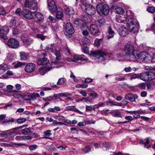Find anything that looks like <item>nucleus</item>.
<instances>
[{
    "label": "nucleus",
    "instance_id": "11",
    "mask_svg": "<svg viewBox=\"0 0 155 155\" xmlns=\"http://www.w3.org/2000/svg\"><path fill=\"white\" fill-rule=\"evenodd\" d=\"M84 11L86 14L90 15H93L95 12L96 10L95 8L93 5H90L87 4L84 6Z\"/></svg>",
    "mask_w": 155,
    "mask_h": 155
},
{
    "label": "nucleus",
    "instance_id": "56",
    "mask_svg": "<svg viewBox=\"0 0 155 155\" xmlns=\"http://www.w3.org/2000/svg\"><path fill=\"white\" fill-rule=\"evenodd\" d=\"M147 11L151 13H154L155 12V8L154 7H150L147 8Z\"/></svg>",
    "mask_w": 155,
    "mask_h": 155
},
{
    "label": "nucleus",
    "instance_id": "47",
    "mask_svg": "<svg viewBox=\"0 0 155 155\" xmlns=\"http://www.w3.org/2000/svg\"><path fill=\"white\" fill-rule=\"evenodd\" d=\"M112 115L114 117L122 118L120 112L118 111H114L112 113Z\"/></svg>",
    "mask_w": 155,
    "mask_h": 155
},
{
    "label": "nucleus",
    "instance_id": "14",
    "mask_svg": "<svg viewBox=\"0 0 155 155\" xmlns=\"http://www.w3.org/2000/svg\"><path fill=\"white\" fill-rule=\"evenodd\" d=\"M34 12H31L29 10L27 9H24L22 11L23 16L26 19L31 20L33 17V15Z\"/></svg>",
    "mask_w": 155,
    "mask_h": 155
},
{
    "label": "nucleus",
    "instance_id": "15",
    "mask_svg": "<svg viewBox=\"0 0 155 155\" xmlns=\"http://www.w3.org/2000/svg\"><path fill=\"white\" fill-rule=\"evenodd\" d=\"M21 38L24 44L27 46L30 45L33 41L32 39L29 38L26 35L24 34L22 35Z\"/></svg>",
    "mask_w": 155,
    "mask_h": 155
},
{
    "label": "nucleus",
    "instance_id": "18",
    "mask_svg": "<svg viewBox=\"0 0 155 155\" xmlns=\"http://www.w3.org/2000/svg\"><path fill=\"white\" fill-rule=\"evenodd\" d=\"M34 19L36 22L39 23L44 19V18L43 15L40 12H34Z\"/></svg>",
    "mask_w": 155,
    "mask_h": 155
},
{
    "label": "nucleus",
    "instance_id": "8",
    "mask_svg": "<svg viewBox=\"0 0 155 155\" xmlns=\"http://www.w3.org/2000/svg\"><path fill=\"white\" fill-rule=\"evenodd\" d=\"M65 35L68 37H70L74 33V31L72 25L71 23H67L65 25Z\"/></svg>",
    "mask_w": 155,
    "mask_h": 155
},
{
    "label": "nucleus",
    "instance_id": "42",
    "mask_svg": "<svg viewBox=\"0 0 155 155\" xmlns=\"http://www.w3.org/2000/svg\"><path fill=\"white\" fill-rule=\"evenodd\" d=\"M63 17V15L60 11H58L56 14V18L58 19H61Z\"/></svg>",
    "mask_w": 155,
    "mask_h": 155
},
{
    "label": "nucleus",
    "instance_id": "28",
    "mask_svg": "<svg viewBox=\"0 0 155 155\" xmlns=\"http://www.w3.org/2000/svg\"><path fill=\"white\" fill-rule=\"evenodd\" d=\"M65 13L66 14L70 15L74 13V10L71 7H67L64 8Z\"/></svg>",
    "mask_w": 155,
    "mask_h": 155
},
{
    "label": "nucleus",
    "instance_id": "61",
    "mask_svg": "<svg viewBox=\"0 0 155 155\" xmlns=\"http://www.w3.org/2000/svg\"><path fill=\"white\" fill-rule=\"evenodd\" d=\"M10 23L11 25L15 26L16 24V21L14 18H12L10 21Z\"/></svg>",
    "mask_w": 155,
    "mask_h": 155
},
{
    "label": "nucleus",
    "instance_id": "43",
    "mask_svg": "<svg viewBox=\"0 0 155 155\" xmlns=\"http://www.w3.org/2000/svg\"><path fill=\"white\" fill-rule=\"evenodd\" d=\"M52 125H66V124L61 122H58L57 120H54L53 122H52Z\"/></svg>",
    "mask_w": 155,
    "mask_h": 155
},
{
    "label": "nucleus",
    "instance_id": "1",
    "mask_svg": "<svg viewBox=\"0 0 155 155\" xmlns=\"http://www.w3.org/2000/svg\"><path fill=\"white\" fill-rule=\"evenodd\" d=\"M124 51L125 54L124 53L118 54H117L118 58L121 57L122 58V60L124 59V57H127V60L132 58L135 54V49L134 46L132 44H127L124 47Z\"/></svg>",
    "mask_w": 155,
    "mask_h": 155
},
{
    "label": "nucleus",
    "instance_id": "41",
    "mask_svg": "<svg viewBox=\"0 0 155 155\" xmlns=\"http://www.w3.org/2000/svg\"><path fill=\"white\" fill-rule=\"evenodd\" d=\"M13 74V72L10 71H7L6 73L2 75V76L4 78H8L10 76L12 75Z\"/></svg>",
    "mask_w": 155,
    "mask_h": 155
},
{
    "label": "nucleus",
    "instance_id": "13",
    "mask_svg": "<svg viewBox=\"0 0 155 155\" xmlns=\"http://www.w3.org/2000/svg\"><path fill=\"white\" fill-rule=\"evenodd\" d=\"M41 54L43 56L42 58H39L37 61V63L39 65H45L47 66L49 63H49L48 61L46 58H45V57L46 55L45 53L42 52H41Z\"/></svg>",
    "mask_w": 155,
    "mask_h": 155
},
{
    "label": "nucleus",
    "instance_id": "40",
    "mask_svg": "<svg viewBox=\"0 0 155 155\" xmlns=\"http://www.w3.org/2000/svg\"><path fill=\"white\" fill-rule=\"evenodd\" d=\"M117 21L118 23H124L125 22L124 18L121 16H117L116 18Z\"/></svg>",
    "mask_w": 155,
    "mask_h": 155
},
{
    "label": "nucleus",
    "instance_id": "29",
    "mask_svg": "<svg viewBox=\"0 0 155 155\" xmlns=\"http://www.w3.org/2000/svg\"><path fill=\"white\" fill-rule=\"evenodd\" d=\"M20 57L21 60H25L29 58V56L26 53L24 52H20Z\"/></svg>",
    "mask_w": 155,
    "mask_h": 155
},
{
    "label": "nucleus",
    "instance_id": "30",
    "mask_svg": "<svg viewBox=\"0 0 155 155\" xmlns=\"http://www.w3.org/2000/svg\"><path fill=\"white\" fill-rule=\"evenodd\" d=\"M152 61V58L149 55L147 54L145 55L144 59L142 62L147 63H150Z\"/></svg>",
    "mask_w": 155,
    "mask_h": 155
},
{
    "label": "nucleus",
    "instance_id": "20",
    "mask_svg": "<svg viewBox=\"0 0 155 155\" xmlns=\"http://www.w3.org/2000/svg\"><path fill=\"white\" fill-rule=\"evenodd\" d=\"M138 97V96L136 94H133L132 93H129L125 95V98L131 102H134L135 100L137 99Z\"/></svg>",
    "mask_w": 155,
    "mask_h": 155
},
{
    "label": "nucleus",
    "instance_id": "27",
    "mask_svg": "<svg viewBox=\"0 0 155 155\" xmlns=\"http://www.w3.org/2000/svg\"><path fill=\"white\" fill-rule=\"evenodd\" d=\"M114 32L110 27H109L108 28V34L107 35V38L108 39L112 38L114 35Z\"/></svg>",
    "mask_w": 155,
    "mask_h": 155
},
{
    "label": "nucleus",
    "instance_id": "49",
    "mask_svg": "<svg viewBox=\"0 0 155 155\" xmlns=\"http://www.w3.org/2000/svg\"><path fill=\"white\" fill-rule=\"evenodd\" d=\"M22 128V127H15L13 129V131L14 134H18L19 133V130Z\"/></svg>",
    "mask_w": 155,
    "mask_h": 155
},
{
    "label": "nucleus",
    "instance_id": "58",
    "mask_svg": "<svg viewBox=\"0 0 155 155\" xmlns=\"http://www.w3.org/2000/svg\"><path fill=\"white\" fill-rule=\"evenodd\" d=\"M88 87V85L87 84H79L76 85L77 88H86Z\"/></svg>",
    "mask_w": 155,
    "mask_h": 155
},
{
    "label": "nucleus",
    "instance_id": "52",
    "mask_svg": "<svg viewBox=\"0 0 155 155\" xmlns=\"http://www.w3.org/2000/svg\"><path fill=\"white\" fill-rule=\"evenodd\" d=\"M51 131L50 130H48L44 132V135L47 138L51 135Z\"/></svg>",
    "mask_w": 155,
    "mask_h": 155
},
{
    "label": "nucleus",
    "instance_id": "54",
    "mask_svg": "<svg viewBox=\"0 0 155 155\" xmlns=\"http://www.w3.org/2000/svg\"><path fill=\"white\" fill-rule=\"evenodd\" d=\"M15 14L18 16H21L22 15L21 10V8H17L15 11Z\"/></svg>",
    "mask_w": 155,
    "mask_h": 155
},
{
    "label": "nucleus",
    "instance_id": "16",
    "mask_svg": "<svg viewBox=\"0 0 155 155\" xmlns=\"http://www.w3.org/2000/svg\"><path fill=\"white\" fill-rule=\"evenodd\" d=\"M35 67V65L34 64L28 63L26 65L24 70L26 72L31 73L34 71Z\"/></svg>",
    "mask_w": 155,
    "mask_h": 155
},
{
    "label": "nucleus",
    "instance_id": "39",
    "mask_svg": "<svg viewBox=\"0 0 155 155\" xmlns=\"http://www.w3.org/2000/svg\"><path fill=\"white\" fill-rule=\"evenodd\" d=\"M31 132V129L29 128H27L21 130V133L22 134L26 135Z\"/></svg>",
    "mask_w": 155,
    "mask_h": 155
},
{
    "label": "nucleus",
    "instance_id": "62",
    "mask_svg": "<svg viewBox=\"0 0 155 155\" xmlns=\"http://www.w3.org/2000/svg\"><path fill=\"white\" fill-rule=\"evenodd\" d=\"M71 74L70 76V78L72 79L74 82H77L78 81V80L76 78L75 76L74 75L73 73L71 71Z\"/></svg>",
    "mask_w": 155,
    "mask_h": 155
},
{
    "label": "nucleus",
    "instance_id": "35",
    "mask_svg": "<svg viewBox=\"0 0 155 155\" xmlns=\"http://www.w3.org/2000/svg\"><path fill=\"white\" fill-rule=\"evenodd\" d=\"M149 138H147L146 139L145 142H144L142 140H141L140 142V143H142L144 146L145 147L148 149L150 147V145L149 144Z\"/></svg>",
    "mask_w": 155,
    "mask_h": 155
},
{
    "label": "nucleus",
    "instance_id": "3",
    "mask_svg": "<svg viewBox=\"0 0 155 155\" xmlns=\"http://www.w3.org/2000/svg\"><path fill=\"white\" fill-rule=\"evenodd\" d=\"M58 63L56 61H55L53 63H49L47 66L40 68L39 72L40 74L42 75H44L52 68L58 67Z\"/></svg>",
    "mask_w": 155,
    "mask_h": 155
},
{
    "label": "nucleus",
    "instance_id": "12",
    "mask_svg": "<svg viewBox=\"0 0 155 155\" xmlns=\"http://www.w3.org/2000/svg\"><path fill=\"white\" fill-rule=\"evenodd\" d=\"M73 59L68 58L67 60L69 61L76 62L78 60L87 61L88 59L87 58L85 57L84 55H78L77 54H74Z\"/></svg>",
    "mask_w": 155,
    "mask_h": 155
},
{
    "label": "nucleus",
    "instance_id": "45",
    "mask_svg": "<svg viewBox=\"0 0 155 155\" xmlns=\"http://www.w3.org/2000/svg\"><path fill=\"white\" fill-rule=\"evenodd\" d=\"M102 40V39H96L94 41V45L97 47L99 46L100 45V43L101 42Z\"/></svg>",
    "mask_w": 155,
    "mask_h": 155
},
{
    "label": "nucleus",
    "instance_id": "55",
    "mask_svg": "<svg viewBox=\"0 0 155 155\" xmlns=\"http://www.w3.org/2000/svg\"><path fill=\"white\" fill-rule=\"evenodd\" d=\"M102 144L103 147L106 149V150L109 148L110 147V143L104 142Z\"/></svg>",
    "mask_w": 155,
    "mask_h": 155
},
{
    "label": "nucleus",
    "instance_id": "26",
    "mask_svg": "<svg viewBox=\"0 0 155 155\" xmlns=\"http://www.w3.org/2000/svg\"><path fill=\"white\" fill-rule=\"evenodd\" d=\"M139 77L143 81H148L147 71L141 73L139 75Z\"/></svg>",
    "mask_w": 155,
    "mask_h": 155
},
{
    "label": "nucleus",
    "instance_id": "63",
    "mask_svg": "<svg viewBox=\"0 0 155 155\" xmlns=\"http://www.w3.org/2000/svg\"><path fill=\"white\" fill-rule=\"evenodd\" d=\"M124 118L129 122H130L133 120V118L131 116H125Z\"/></svg>",
    "mask_w": 155,
    "mask_h": 155
},
{
    "label": "nucleus",
    "instance_id": "6",
    "mask_svg": "<svg viewBox=\"0 0 155 155\" xmlns=\"http://www.w3.org/2000/svg\"><path fill=\"white\" fill-rule=\"evenodd\" d=\"M92 54L95 57H97L98 60L100 61L105 60L107 54L100 50H96L93 51Z\"/></svg>",
    "mask_w": 155,
    "mask_h": 155
},
{
    "label": "nucleus",
    "instance_id": "23",
    "mask_svg": "<svg viewBox=\"0 0 155 155\" xmlns=\"http://www.w3.org/2000/svg\"><path fill=\"white\" fill-rule=\"evenodd\" d=\"M29 98L26 99L27 101L34 100L36 99V97H39L40 95L38 93H33L28 95Z\"/></svg>",
    "mask_w": 155,
    "mask_h": 155
},
{
    "label": "nucleus",
    "instance_id": "19",
    "mask_svg": "<svg viewBox=\"0 0 155 155\" xmlns=\"http://www.w3.org/2000/svg\"><path fill=\"white\" fill-rule=\"evenodd\" d=\"M48 7L49 11L52 13L55 12L57 10L54 2L53 1L48 3Z\"/></svg>",
    "mask_w": 155,
    "mask_h": 155
},
{
    "label": "nucleus",
    "instance_id": "37",
    "mask_svg": "<svg viewBox=\"0 0 155 155\" xmlns=\"http://www.w3.org/2000/svg\"><path fill=\"white\" fill-rule=\"evenodd\" d=\"M106 103L107 105H110L111 106L114 105L117 106H121V104H120L113 101H106Z\"/></svg>",
    "mask_w": 155,
    "mask_h": 155
},
{
    "label": "nucleus",
    "instance_id": "64",
    "mask_svg": "<svg viewBox=\"0 0 155 155\" xmlns=\"http://www.w3.org/2000/svg\"><path fill=\"white\" fill-rule=\"evenodd\" d=\"M23 140H31L32 138V137L29 136H22Z\"/></svg>",
    "mask_w": 155,
    "mask_h": 155
},
{
    "label": "nucleus",
    "instance_id": "17",
    "mask_svg": "<svg viewBox=\"0 0 155 155\" xmlns=\"http://www.w3.org/2000/svg\"><path fill=\"white\" fill-rule=\"evenodd\" d=\"M91 33L95 35H100V32L97 27L95 25H92L90 27Z\"/></svg>",
    "mask_w": 155,
    "mask_h": 155
},
{
    "label": "nucleus",
    "instance_id": "53",
    "mask_svg": "<svg viewBox=\"0 0 155 155\" xmlns=\"http://www.w3.org/2000/svg\"><path fill=\"white\" fill-rule=\"evenodd\" d=\"M83 150L86 153H88L91 151V147L89 146H87L84 148Z\"/></svg>",
    "mask_w": 155,
    "mask_h": 155
},
{
    "label": "nucleus",
    "instance_id": "57",
    "mask_svg": "<svg viewBox=\"0 0 155 155\" xmlns=\"http://www.w3.org/2000/svg\"><path fill=\"white\" fill-rule=\"evenodd\" d=\"M126 14L127 16V17H133V13L130 10H127V11Z\"/></svg>",
    "mask_w": 155,
    "mask_h": 155
},
{
    "label": "nucleus",
    "instance_id": "22",
    "mask_svg": "<svg viewBox=\"0 0 155 155\" xmlns=\"http://www.w3.org/2000/svg\"><path fill=\"white\" fill-rule=\"evenodd\" d=\"M66 110L71 111L77 112L79 114H82L83 113L77 109L74 106H69L65 107Z\"/></svg>",
    "mask_w": 155,
    "mask_h": 155
},
{
    "label": "nucleus",
    "instance_id": "5",
    "mask_svg": "<svg viewBox=\"0 0 155 155\" xmlns=\"http://www.w3.org/2000/svg\"><path fill=\"white\" fill-rule=\"evenodd\" d=\"M147 54V53L143 51L139 53H137L134 55L132 58L129 59V61H135L137 60L140 62H142L144 56L145 55Z\"/></svg>",
    "mask_w": 155,
    "mask_h": 155
},
{
    "label": "nucleus",
    "instance_id": "36",
    "mask_svg": "<svg viewBox=\"0 0 155 155\" xmlns=\"http://www.w3.org/2000/svg\"><path fill=\"white\" fill-rule=\"evenodd\" d=\"M103 5L101 4L97 6V11L100 15L102 14V11L103 10Z\"/></svg>",
    "mask_w": 155,
    "mask_h": 155
},
{
    "label": "nucleus",
    "instance_id": "44",
    "mask_svg": "<svg viewBox=\"0 0 155 155\" xmlns=\"http://www.w3.org/2000/svg\"><path fill=\"white\" fill-rule=\"evenodd\" d=\"M46 148L49 151H52L56 150V148L52 145L46 146Z\"/></svg>",
    "mask_w": 155,
    "mask_h": 155
},
{
    "label": "nucleus",
    "instance_id": "24",
    "mask_svg": "<svg viewBox=\"0 0 155 155\" xmlns=\"http://www.w3.org/2000/svg\"><path fill=\"white\" fill-rule=\"evenodd\" d=\"M128 34L127 29L125 27H121L119 30V34L120 36H125Z\"/></svg>",
    "mask_w": 155,
    "mask_h": 155
},
{
    "label": "nucleus",
    "instance_id": "25",
    "mask_svg": "<svg viewBox=\"0 0 155 155\" xmlns=\"http://www.w3.org/2000/svg\"><path fill=\"white\" fill-rule=\"evenodd\" d=\"M81 29L82 31V34L84 35H87L89 34L88 31L89 29L88 27L85 25H83L81 27Z\"/></svg>",
    "mask_w": 155,
    "mask_h": 155
},
{
    "label": "nucleus",
    "instance_id": "46",
    "mask_svg": "<svg viewBox=\"0 0 155 155\" xmlns=\"http://www.w3.org/2000/svg\"><path fill=\"white\" fill-rule=\"evenodd\" d=\"M93 81V79L89 78H86L85 80H83L82 81V83H89Z\"/></svg>",
    "mask_w": 155,
    "mask_h": 155
},
{
    "label": "nucleus",
    "instance_id": "32",
    "mask_svg": "<svg viewBox=\"0 0 155 155\" xmlns=\"http://www.w3.org/2000/svg\"><path fill=\"white\" fill-rule=\"evenodd\" d=\"M148 80L151 81L155 79V74L152 72L147 71Z\"/></svg>",
    "mask_w": 155,
    "mask_h": 155
},
{
    "label": "nucleus",
    "instance_id": "38",
    "mask_svg": "<svg viewBox=\"0 0 155 155\" xmlns=\"http://www.w3.org/2000/svg\"><path fill=\"white\" fill-rule=\"evenodd\" d=\"M116 12L119 14H122L124 12V9L121 7H117L115 8Z\"/></svg>",
    "mask_w": 155,
    "mask_h": 155
},
{
    "label": "nucleus",
    "instance_id": "50",
    "mask_svg": "<svg viewBox=\"0 0 155 155\" xmlns=\"http://www.w3.org/2000/svg\"><path fill=\"white\" fill-rule=\"evenodd\" d=\"M96 24L99 26H101L104 25L105 22L104 19L98 20L96 21Z\"/></svg>",
    "mask_w": 155,
    "mask_h": 155
},
{
    "label": "nucleus",
    "instance_id": "21",
    "mask_svg": "<svg viewBox=\"0 0 155 155\" xmlns=\"http://www.w3.org/2000/svg\"><path fill=\"white\" fill-rule=\"evenodd\" d=\"M2 31L0 33V36L3 39H6L7 37L5 34L9 31L8 28L7 26H4L2 28Z\"/></svg>",
    "mask_w": 155,
    "mask_h": 155
},
{
    "label": "nucleus",
    "instance_id": "34",
    "mask_svg": "<svg viewBox=\"0 0 155 155\" xmlns=\"http://www.w3.org/2000/svg\"><path fill=\"white\" fill-rule=\"evenodd\" d=\"M74 22V24L78 26L81 25V27L83 25H84V21L79 18H76L75 19Z\"/></svg>",
    "mask_w": 155,
    "mask_h": 155
},
{
    "label": "nucleus",
    "instance_id": "31",
    "mask_svg": "<svg viewBox=\"0 0 155 155\" xmlns=\"http://www.w3.org/2000/svg\"><path fill=\"white\" fill-rule=\"evenodd\" d=\"M103 8L102 14L105 15H107L109 12V8L107 4H104Z\"/></svg>",
    "mask_w": 155,
    "mask_h": 155
},
{
    "label": "nucleus",
    "instance_id": "9",
    "mask_svg": "<svg viewBox=\"0 0 155 155\" xmlns=\"http://www.w3.org/2000/svg\"><path fill=\"white\" fill-rule=\"evenodd\" d=\"M19 42L14 38H11L8 41L7 45L10 48L16 49L19 46Z\"/></svg>",
    "mask_w": 155,
    "mask_h": 155
},
{
    "label": "nucleus",
    "instance_id": "4",
    "mask_svg": "<svg viewBox=\"0 0 155 155\" xmlns=\"http://www.w3.org/2000/svg\"><path fill=\"white\" fill-rule=\"evenodd\" d=\"M24 7L31 10L37 11V3L35 0H25Z\"/></svg>",
    "mask_w": 155,
    "mask_h": 155
},
{
    "label": "nucleus",
    "instance_id": "10",
    "mask_svg": "<svg viewBox=\"0 0 155 155\" xmlns=\"http://www.w3.org/2000/svg\"><path fill=\"white\" fill-rule=\"evenodd\" d=\"M51 52L54 53V55L56 56V60L52 61L51 62V63H53L55 61L57 62L59 64L58 65V66L56 67L55 68H58L61 67V64L60 62H59V61H60L61 59V54L60 51H59L56 50L55 49V48L54 49L52 48H51Z\"/></svg>",
    "mask_w": 155,
    "mask_h": 155
},
{
    "label": "nucleus",
    "instance_id": "33",
    "mask_svg": "<svg viewBox=\"0 0 155 155\" xmlns=\"http://www.w3.org/2000/svg\"><path fill=\"white\" fill-rule=\"evenodd\" d=\"M8 69V66L6 64H0V74L3 73Z\"/></svg>",
    "mask_w": 155,
    "mask_h": 155
},
{
    "label": "nucleus",
    "instance_id": "51",
    "mask_svg": "<svg viewBox=\"0 0 155 155\" xmlns=\"http://www.w3.org/2000/svg\"><path fill=\"white\" fill-rule=\"evenodd\" d=\"M65 81V80L64 78H60L57 83V84L58 85H62L64 83Z\"/></svg>",
    "mask_w": 155,
    "mask_h": 155
},
{
    "label": "nucleus",
    "instance_id": "60",
    "mask_svg": "<svg viewBox=\"0 0 155 155\" xmlns=\"http://www.w3.org/2000/svg\"><path fill=\"white\" fill-rule=\"evenodd\" d=\"M36 37L37 38H40L42 40H44L46 38L45 36H44L43 35L40 34H37Z\"/></svg>",
    "mask_w": 155,
    "mask_h": 155
},
{
    "label": "nucleus",
    "instance_id": "2",
    "mask_svg": "<svg viewBox=\"0 0 155 155\" xmlns=\"http://www.w3.org/2000/svg\"><path fill=\"white\" fill-rule=\"evenodd\" d=\"M125 21L128 25V29L131 32L136 33L138 32L139 24L134 19V17H127Z\"/></svg>",
    "mask_w": 155,
    "mask_h": 155
},
{
    "label": "nucleus",
    "instance_id": "7",
    "mask_svg": "<svg viewBox=\"0 0 155 155\" xmlns=\"http://www.w3.org/2000/svg\"><path fill=\"white\" fill-rule=\"evenodd\" d=\"M92 54L95 57H97L98 60L100 61L105 60L107 54L100 50H96L93 51Z\"/></svg>",
    "mask_w": 155,
    "mask_h": 155
},
{
    "label": "nucleus",
    "instance_id": "48",
    "mask_svg": "<svg viewBox=\"0 0 155 155\" xmlns=\"http://www.w3.org/2000/svg\"><path fill=\"white\" fill-rule=\"evenodd\" d=\"M26 121V119L24 118H20L18 119L17 120L18 124H20L23 123Z\"/></svg>",
    "mask_w": 155,
    "mask_h": 155
},
{
    "label": "nucleus",
    "instance_id": "59",
    "mask_svg": "<svg viewBox=\"0 0 155 155\" xmlns=\"http://www.w3.org/2000/svg\"><path fill=\"white\" fill-rule=\"evenodd\" d=\"M24 63H21V62H18L16 64L14 65V67L15 68H17L19 67H21L23 65H24Z\"/></svg>",
    "mask_w": 155,
    "mask_h": 155
}]
</instances>
